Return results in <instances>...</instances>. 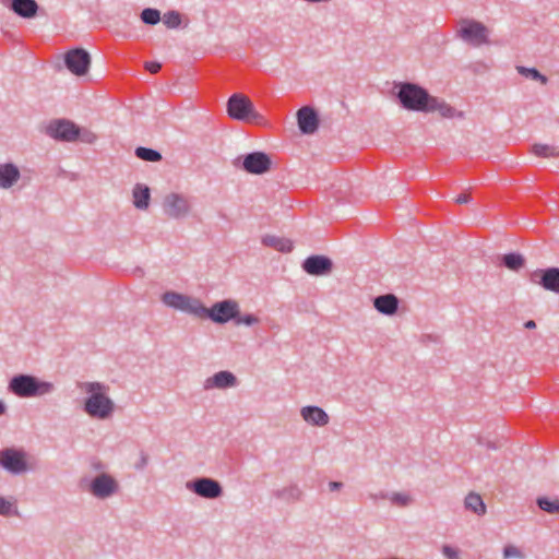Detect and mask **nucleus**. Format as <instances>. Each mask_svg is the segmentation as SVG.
Here are the masks:
<instances>
[{
    "label": "nucleus",
    "instance_id": "nucleus-15",
    "mask_svg": "<svg viewBox=\"0 0 559 559\" xmlns=\"http://www.w3.org/2000/svg\"><path fill=\"white\" fill-rule=\"evenodd\" d=\"M306 273L314 276L328 275L332 272L333 262L325 255H310L302 262Z\"/></svg>",
    "mask_w": 559,
    "mask_h": 559
},
{
    "label": "nucleus",
    "instance_id": "nucleus-43",
    "mask_svg": "<svg viewBox=\"0 0 559 559\" xmlns=\"http://www.w3.org/2000/svg\"><path fill=\"white\" fill-rule=\"evenodd\" d=\"M390 496H391V493H389V492L380 491L379 493H376V495L371 493L370 498L373 500H377V499L390 500Z\"/></svg>",
    "mask_w": 559,
    "mask_h": 559
},
{
    "label": "nucleus",
    "instance_id": "nucleus-48",
    "mask_svg": "<svg viewBox=\"0 0 559 559\" xmlns=\"http://www.w3.org/2000/svg\"><path fill=\"white\" fill-rule=\"evenodd\" d=\"M240 160V157L239 158H236V162H235V165H238V162Z\"/></svg>",
    "mask_w": 559,
    "mask_h": 559
},
{
    "label": "nucleus",
    "instance_id": "nucleus-30",
    "mask_svg": "<svg viewBox=\"0 0 559 559\" xmlns=\"http://www.w3.org/2000/svg\"><path fill=\"white\" fill-rule=\"evenodd\" d=\"M516 70L521 75H524L535 81H539L543 85H546L548 82V79L535 68H526L523 66H519L516 67Z\"/></svg>",
    "mask_w": 559,
    "mask_h": 559
},
{
    "label": "nucleus",
    "instance_id": "nucleus-14",
    "mask_svg": "<svg viewBox=\"0 0 559 559\" xmlns=\"http://www.w3.org/2000/svg\"><path fill=\"white\" fill-rule=\"evenodd\" d=\"M271 159L263 152H253L242 156V169L249 174L261 175L270 170Z\"/></svg>",
    "mask_w": 559,
    "mask_h": 559
},
{
    "label": "nucleus",
    "instance_id": "nucleus-3",
    "mask_svg": "<svg viewBox=\"0 0 559 559\" xmlns=\"http://www.w3.org/2000/svg\"><path fill=\"white\" fill-rule=\"evenodd\" d=\"M397 88L396 97L400 104L407 110L427 112L430 94L424 87L411 83L403 82L395 84Z\"/></svg>",
    "mask_w": 559,
    "mask_h": 559
},
{
    "label": "nucleus",
    "instance_id": "nucleus-32",
    "mask_svg": "<svg viewBox=\"0 0 559 559\" xmlns=\"http://www.w3.org/2000/svg\"><path fill=\"white\" fill-rule=\"evenodd\" d=\"M140 16L142 22L147 25H156L160 21V12L157 9L146 8Z\"/></svg>",
    "mask_w": 559,
    "mask_h": 559
},
{
    "label": "nucleus",
    "instance_id": "nucleus-22",
    "mask_svg": "<svg viewBox=\"0 0 559 559\" xmlns=\"http://www.w3.org/2000/svg\"><path fill=\"white\" fill-rule=\"evenodd\" d=\"M262 243L265 247L273 248L284 253L290 252L293 250V242L289 239L275 235H265L262 237Z\"/></svg>",
    "mask_w": 559,
    "mask_h": 559
},
{
    "label": "nucleus",
    "instance_id": "nucleus-23",
    "mask_svg": "<svg viewBox=\"0 0 559 559\" xmlns=\"http://www.w3.org/2000/svg\"><path fill=\"white\" fill-rule=\"evenodd\" d=\"M150 188L142 183H136L133 188V204L139 210H146L150 204Z\"/></svg>",
    "mask_w": 559,
    "mask_h": 559
},
{
    "label": "nucleus",
    "instance_id": "nucleus-40",
    "mask_svg": "<svg viewBox=\"0 0 559 559\" xmlns=\"http://www.w3.org/2000/svg\"><path fill=\"white\" fill-rule=\"evenodd\" d=\"M160 68H162V64L156 61L145 62V69L152 74L157 73L160 70Z\"/></svg>",
    "mask_w": 559,
    "mask_h": 559
},
{
    "label": "nucleus",
    "instance_id": "nucleus-21",
    "mask_svg": "<svg viewBox=\"0 0 559 559\" xmlns=\"http://www.w3.org/2000/svg\"><path fill=\"white\" fill-rule=\"evenodd\" d=\"M373 307L382 314L393 316L399 308V299L393 294H385L373 299Z\"/></svg>",
    "mask_w": 559,
    "mask_h": 559
},
{
    "label": "nucleus",
    "instance_id": "nucleus-10",
    "mask_svg": "<svg viewBox=\"0 0 559 559\" xmlns=\"http://www.w3.org/2000/svg\"><path fill=\"white\" fill-rule=\"evenodd\" d=\"M25 452L13 448L0 451V465L12 474H21L28 469Z\"/></svg>",
    "mask_w": 559,
    "mask_h": 559
},
{
    "label": "nucleus",
    "instance_id": "nucleus-35",
    "mask_svg": "<svg viewBox=\"0 0 559 559\" xmlns=\"http://www.w3.org/2000/svg\"><path fill=\"white\" fill-rule=\"evenodd\" d=\"M163 22L168 28L179 27L181 24V15L177 11H169L164 14Z\"/></svg>",
    "mask_w": 559,
    "mask_h": 559
},
{
    "label": "nucleus",
    "instance_id": "nucleus-37",
    "mask_svg": "<svg viewBox=\"0 0 559 559\" xmlns=\"http://www.w3.org/2000/svg\"><path fill=\"white\" fill-rule=\"evenodd\" d=\"M503 557H504V559H510V558L524 559L525 558L524 554L518 547H515L513 545H507L503 548Z\"/></svg>",
    "mask_w": 559,
    "mask_h": 559
},
{
    "label": "nucleus",
    "instance_id": "nucleus-27",
    "mask_svg": "<svg viewBox=\"0 0 559 559\" xmlns=\"http://www.w3.org/2000/svg\"><path fill=\"white\" fill-rule=\"evenodd\" d=\"M501 263L511 271H519L525 264V259L520 253H508L501 257Z\"/></svg>",
    "mask_w": 559,
    "mask_h": 559
},
{
    "label": "nucleus",
    "instance_id": "nucleus-7",
    "mask_svg": "<svg viewBox=\"0 0 559 559\" xmlns=\"http://www.w3.org/2000/svg\"><path fill=\"white\" fill-rule=\"evenodd\" d=\"M46 134L57 141L74 142L80 136V128L70 120L55 119L46 127Z\"/></svg>",
    "mask_w": 559,
    "mask_h": 559
},
{
    "label": "nucleus",
    "instance_id": "nucleus-28",
    "mask_svg": "<svg viewBox=\"0 0 559 559\" xmlns=\"http://www.w3.org/2000/svg\"><path fill=\"white\" fill-rule=\"evenodd\" d=\"M532 152L539 157H559V147L547 144H534Z\"/></svg>",
    "mask_w": 559,
    "mask_h": 559
},
{
    "label": "nucleus",
    "instance_id": "nucleus-45",
    "mask_svg": "<svg viewBox=\"0 0 559 559\" xmlns=\"http://www.w3.org/2000/svg\"><path fill=\"white\" fill-rule=\"evenodd\" d=\"M524 326L526 329H534L536 326V323L533 320H528V321L525 322Z\"/></svg>",
    "mask_w": 559,
    "mask_h": 559
},
{
    "label": "nucleus",
    "instance_id": "nucleus-2",
    "mask_svg": "<svg viewBox=\"0 0 559 559\" xmlns=\"http://www.w3.org/2000/svg\"><path fill=\"white\" fill-rule=\"evenodd\" d=\"M82 388L91 394L84 403V412L92 418H109L114 413L115 404L106 394L108 386L100 382H85Z\"/></svg>",
    "mask_w": 559,
    "mask_h": 559
},
{
    "label": "nucleus",
    "instance_id": "nucleus-20",
    "mask_svg": "<svg viewBox=\"0 0 559 559\" xmlns=\"http://www.w3.org/2000/svg\"><path fill=\"white\" fill-rule=\"evenodd\" d=\"M237 384V378L229 371L216 372L213 377L205 380L204 388L206 390L217 388L227 389Z\"/></svg>",
    "mask_w": 559,
    "mask_h": 559
},
{
    "label": "nucleus",
    "instance_id": "nucleus-34",
    "mask_svg": "<svg viewBox=\"0 0 559 559\" xmlns=\"http://www.w3.org/2000/svg\"><path fill=\"white\" fill-rule=\"evenodd\" d=\"M12 514H19L15 503L3 497H0V515L10 516Z\"/></svg>",
    "mask_w": 559,
    "mask_h": 559
},
{
    "label": "nucleus",
    "instance_id": "nucleus-47",
    "mask_svg": "<svg viewBox=\"0 0 559 559\" xmlns=\"http://www.w3.org/2000/svg\"><path fill=\"white\" fill-rule=\"evenodd\" d=\"M487 448H493V449H496V447H495V445H491V443H490V442H488Z\"/></svg>",
    "mask_w": 559,
    "mask_h": 559
},
{
    "label": "nucleus",
    "instance_id": "nucleus-26",
    "mask_svg": "<svg viewBox=\"0 0 559 559\" xmlns=\"http://www.w3.org/2000/svg\"><path fill=\"white\" fill-rule=\"evenodd\" d=\"M275 496L278 499L285 500L287 502H295V501L300 500V498L302 496V491L300 490V488L297 485H290L286 488L277 490L275 492Z\"/></svg>",
    "mask_w": 559,
    "mask_h": 559
},
{
    "label": "nucleus",
    "instance_id": "nucleus-12",
    "mask_svg": "<svg viewBox=\"0 0 559 559\" xmlns=\"http://www.w3.org/2000/svg\"><path fill=\"white\" fill-rule=\"evenodd\" d=\"M190 207L188 198L180 193H169L165 197L163 202L164 213L173 218L186 216L189 213Z\"/></svg>",
    "mask_w": 559,
    "mask_h": 559
},
{
    "label": "nucleus",
    "instance_id": "nucleus-29",
    "mask_svg": "<svg viewBox=\"0 0 559 559\" xmlns=\"http://www.w3.org/2000/svg\"><path fill=\"white\" fill-rule=\"evenodd\" d=\"M135 156L146 162H159L162 159V154L159 152L143 146L136 147Z\"/></svg>",
    "mask_w": 559,
    "mask_h": 559
},
{
    "label": "nucleus",
    "instance_id": "nucleus-38",
    "mask_svg": "<svg viewBox=\"0 0 559 559\" xmlns=\"http://www.w3.org/2000/svg\"><path fill=\"white\" fill-rule=\"evenodd\" d=\"M442 554L448 558V559H460V551L450 546V545H443L442 546Z\"/></svg>",
    "mask_w": 559,
    "mask_h": 559
},
{
    "label": "nucleus",
    "instance_id": "nucleus-4",
    "mask_svg": "<svg viewBox=\"0 0 559 559\" xmlns=\"http://www.w3.org/2000/svg\"><path fill=\"white\" fill-rule=\"evenodd\" d=\"M9 390L19 397L41 396L52 392L53 384L31 374H17L10 380Z\"/></svg>",
    "mask_w": 559,
    "mask_h": 559
},
{
    "label": "nucleus",
    "instance_id": "nucleus-11",
    "mask_svg": "<svg viewBox=\"0 0 559 559\" xmlns=\"http://www.w3.org/2000/svg\"><path fill=\"white\" fill-rule=\"evenodd\" d=\"M64 63L70 72L78 76H82L88 71L91 56L83 48H74L64 55Z\"/></svg>",
    "mask_w": 559,
    "mask_h": 559
},
{
    "label": "nucleus",
    "instance_id": "nucleus-19",
    "mask_svg": "<svg viewBox=\"0 0 559 559\" xmlns=\"http://www.w3.org/2000/svg\"><path fill=\"white\" fill-rule=\"evenodd\" d=\"M300 415L305 421L310 425L323 427L329 424V415L318 406H305L300 409Z\"/></svg>",
    "mask_w": 559,
    "mask_h": 559
},
{
    "label": "nucleus",
    "instance_id": "nucleus-6",
    "mask_svg": "<svg viewBox=\"0 0 559 559\" xmlns=\"http://www.w3.org/2000/svg\"><path fill=\"white\" fill-rule=\"evenodd\" d=\"M227 112L230 118L241 121H258L261 116L254 111L253 104L243 94H234L227 102Z\"/></svg>",
    "mask_w": 559,
    "mask_h": 559
},
{
    "label": "nucleus",
    "instance_id": "nucleus-18",
    "mask_svg": "<svg viewBox=\"0 0 559 559\" xmlns=\"http://www.w3.org/2000/svg\"><path fill=\"white\" fill-rule=\"evenodd\" d=\"M21 178L20 169L13 163L0 164V188L10 189Z\"/></svg>",
    "mask_w": 559,
    "mask_h": 559
},
{
    "label": "nucleus",
    "instance_id": "nucleus-9",
    "mask_svg": "<svg viewBox=\"0 0 559 559\" xmlns=\"http://www.w3.org/2000/svg\"><path fill=\"white\" fill-rule=\"evenodd\" d=\"M187 489L205 499H216L223 495L219 481L210 477H199L186 484Z\"/></svg>",
    "mask_w": 559,
    "mask_h": 559
},
{
    "label": "nucleus",
    "instance_id": "nucleus-1",
    "mask_svg": "<svg viewBox=\"0 0 559 559\" xmlns=\"http://www.w3.org/2000/svg\"><path fill=\"white\" fill-rule=\"evenodd\" d=\"M162 301L174 309L193 314L198 318H209L213 322L224 324L235 320L238 314V302L233 299H225L215 302L211 308L205 307L198 298L190 297L176 292H166L162 295Z\"/></svg>",
    "mask_w": 559,
    "mask_h": 559
},
{
    "label": "nucleus",
    "instance_id": "nucleus-39",
    "mask_svg": "<svg viewBox=\"0 0 559 559\" xmlns=\"http://www.w3.org/2000/svg\"><path fill=\"white\" fill-rule=\"evenodd\" d=\"M96 139H97L96 134L93 133L92 131H90V130L81 131L80 130V136L78 140H81L84 143L92 144L96 141Z\"/></svg>",
    "mask_w": 559,
    "mask_h": 559
},
{
    "label": "nucleus",
    "instance_id": "nucleus-41",
    "mask_svg": "<svg viewBox=\"0 0 559 559\" xmlns=\"http://www.w3.org/2000/svg\"><path fill=\"white\" fill-rule=\"evenodd\" d=\"M148 463V455L145 452H141L140 461L135 464V468L143 469Z\"/></svg>",
    "mask_w": 559,
    "mask_h": 559
},
{
    "label": "nucleus",
    "instance_id": "nucleus-46",
    "mask_svg": "<svg viewBox=\"0 0 559 559\" xmlns=\"http://www.w3.org/2000/svg\"><path fill=\"white\" fill-rule=\"evenodd\" d=\"M5 405L0 401V416L3 415L5 413Z\"/></svg>",
    "mask_w": 559,
    "mask_h": 559
},
{
    "label": "nucleus",
    "instance_id": "nucleus-44",
    "mask_svg": "<svg viewBox=\"0 0 559 559\" xmlns=\"http://www.w3.org/2000/svg\"><path fill=\"white\" fill-rule=\"evenodd\" d=\"M343 487V483L341 481H330L329 488L331 491L340 490Z\"/></svg>",
    "mask_w": 559,
    "mask_h": 559
},
{
    "label": "nucleus",
    "instance_id": "nucleus-33",
    "mask_svg": "<svg viewBox=\"0 0 559 559\" xmlns=\"http://www.w3.org/2000/svg\"><path fill=\"white\" fill-rule=\"evenodd\" d=\"M390 501L392 504L396 507H407L413 502L412 497L408 493L405 492H393L390 496Z\"/></svg>",
    "mask_w": 559,
    "mask_h": 559
},
{
    "label": "nucleus",
    "instance_id": "nucleus-5",
    "mask_svg": "<svg viewBox=\"0 0 559 559\" xmlns=\"http://www.w3.org/2000/svg\"><path fill=\"white\" fill-rule=\"evenodd\" d=\"M456 35L463 41L479 47L488 43L489 29L478 21L463 19L457 24Z\"/></svg>",
    "mask_w": 559,
    "mask_h": 559
},
{
    "label": "nucleus",
    "instance_id": "nucleus-8",
    "mask_svg": "<svg viewBox=\"0 0 559 559\" xmlns=\"http://www.w3.org/2000/svg\"><path fill=\"white\" fill-rule=\"evenodd\" d=\"M87 490L98 499H107L119 491V483L111 475L100 473L91 480Z\"/></svg>",
    "mask_w": 559,
    "mask_h": 559
},
{
    "label": "nucleus",
    "instance_id": "nucleus-17",
    "mask_svg": "<svg viewBox=\"0 0 559 559\" xmlns=\"http://www.w3.org/2000/svg\"><path fill=\"white\" fill-rule=\"evenodd\" d=\"M8 8L23 19H33L39 11L35 0H10Z\"/></svg>",
    "mask_w": 559,
    "mask_h": 559
},
{
    "label": "nucleus",
    "instance_id": "nucleus-16",
    "mask_svg": "<svg viewBox=\"0 0 559 559\" xmlns=\"http://www.w3.org/2000/svg\"><path fill=\"white\" fill-rule=\"evenodd\" d=\"M297 121L304 134H313L319 128V116L310 106H304L298 109Z\"/></svg>",
    "mask_w": 559,
    "mask_h": 559
},
{
    "label": "nucleus",
    "instance_id": "nucleus-25",
    "mask_svg": "<svg viewBox=\"0 0 559 559\" xmlns=\"http://www.w3.org/2000/svg\"><path fill=\"white\" fill-rule=\"evenodd\" d=\"M464 506L467 510L477 515H484L486 513V506L478 493L469 492L464 500Z\"/></svg>",
    "mask_w": 559,
    "mask_h": 559
},
{
    "label": "nucleus",
    "instance_id": "nucleus-31",
    "mask_svg": "<svg viewBox=\"0 0 559 559\" xmlns=\"http://www.w3.org/2000/svg\"><path fill=\"white\" fill-rule=\"evenodd\" d=\"M537 506L547 513H559V499L550 500L547 497H540L537 499Z\"/></svg>",
    "mask_w": 559,
    "mask_h": 559
},
{
    "label": "nucleus",
    "instance_id": "nucleus-36",
    "mask_svg": "<svg viewBox=\"0 0 559 559\" xmlns=\"http://www.w3.org/2000/svg\"><path fill=\"white\" fill-rule=\"evenodd\" d=\"M234 321L236 324H245V325L250 326V325L259 323L260 319L252 313H247V314L241 316L240 310L238 309V314L236 316Z\"/></svg>",
    "mask_w": 559,
    "mask_h": 559
},
{
    "label": "nucleus",
    "instance_id": "nucleus-24",
    "mask_svg": "<svg viewBox=\"0 0 559 559\" xmlns=\"http://www.w3.org/2000/svg\"><path fill=\"white\" fill-rule=\"evenodd\" d=\"M432 111H438L443 118H452L455 114V109L452 106L435 96H430L427 112Z\"/></svg>",
    "mask_w": 559,
    "mask_h": 559
},
{
    "label": "nucleus",
    "instance_id": "nucleus-13",
    "mask_svg": "<svg viewBox=\"0 0 559 559\" xmlns=\"http://www.w3.org/2000/svg\"><path fill=\"white\" fill-rule=\"evenodd\" d=\"M530 281L546 290L559 294V267L535 270L530 274Z\"/></svg>",
    "mask_w": 559,
    "mask_h": 559
},
{
    "label": "nucleus",
    "instance_id": "nucleus-42",
    "mask_svg": "<svg viewBox=\"0 0 559 559\" xmlns=\"http://www.w3.org/2000/svg\"><path fill=\"white\" fill-rule=\"evenodd\" d=\"M471 201V194L468 193H461L460 195H457V198L455 199V202L457 204H464V203H468Z\"/></svg>",
    "mask_w": 559,
    "mask_h": 559
}]
</instances>
